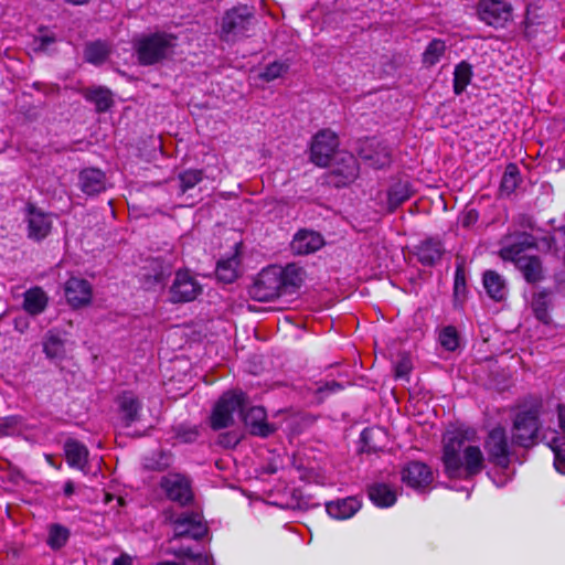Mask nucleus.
<instances>
[{
    "label": "nucleus",
    "instance_id": "1",
    "mask_svg": "<svg viewBox=\"0 0 565 565\" xmlns=\"http://www.w3.org/2000/svg\"><path fill=\"white\" fill-rule=\"evenodd\" d=\"M536 247V239L532 234L518 232L508 235L503 239V246L499 252L503 260H510L522 273L529 284H536L544 279V269L539 256H527L522 253Z\"/></svg>",
    "mask_w": 565,
    "mask_h": 565
},
{
    "label": "nucleus",
    "instance_id": "2",
    "mask_svg": "<svg viewBox=\"0 0 565 565\" xmlns=\"http://www.w3.org/2000/svg\"><path fill=\"white\" fill-rule=\"evenodd\" d=\"M540 404L519 406L512 420V443L529 448L537 443L540 422Z\"/></svg>",
    "mask_w": 565,
    "mask_h": 565
},
{
    "label": "nucleus",
    "instance_id": "3",
    "mask_svg": "<svg viewBox=\"0 0 565 565\" xmlns=\"http://www.w3.org/2000/svg\"><path fill=\"white\" fill-rule=\"evenodd\" d=\"M178 45V38L167 32L143 35L136 42L138 60L142 65H153L170 57Z\"/></svg>",
    "mask_w": 565,
    "mask_h": 565
},
{
    "label": "nucleus",
    "instance_id": "4",
    "mask_svg": "<svg viewBox=\"0 0 565 565\" xmlns=\"http://www.w3.org/2000/svg\"><path fill=\"white\" fill-rule=\"evenodd\" d=\"M248 406L247 395L239 391L224 393L215 404L210 416V426L213 430H221L234 424V414H243Z\"/></svg>",
    "mask_w": 565,
    "mask_h": 565
},
{
    "label": "nucleus",
    "instance_id": "5",
    "mask_svg": "<svg viewBox=\"0 0 565 565\" xmlns=\"http://www.w3.org/2000/svg\"><path fill=\"white\" fill-rule=\"evenodd\" d=\"M253 20L252 8L237 6L226 11L221 24V38L225 41H235L244 36L249 30Z\"/></svg>",
    "mask_w": 565,
    "mask_h": 565
},
{
    "label": "nucleus",
    "instance_id": "6",
    "mask_svg": "<svg viewBox=\"0 0 565 565\" xmlns=\"http://www.w3.org/2000/svg\"><path fill=\"white\" fill-rule=\"evenodd\" d=\"M280 273V266L263 269L249 290L250 296L258 301H271L282 296Z\"/></svg>",
    "mask_w": 565,
    "mask_h": 565
},
{
    "label": "nucleus",
    "instance_id": "7",
    "mask_svg": "<svg viewBox=\"0 0 565 565\" xmlns=\"http://www.w3.org/2000/svg\"><path fill=\"white\" fill-rule=\"evenodd\" d=\"M359 158L373 169H384L392 162V150L387 143L376 139L366 138L358 142Z\"/></svg>",
    "mask_w": 565,
    "mask_h": 565
},
{
    "label": "nucleus",
    "instance_id": "8",
    "mask_svg": "<svg viewBox=\"0 0 565 565\" xmlns=\"http://www.w3.org/2000/svg\"><path fill=\"white\" fill-rule=\"evenodd\" d=\"M441 462L447 478L456 481L459 478V427L456 425L443 435Z\"/></svg>",
    "mask_w": 565,
    "mask_h": 565
},
{
    "label": "nucleus",
    "instance_id": "9",
    "mask_svg": "<svg viewBox=\"0 0 565 565\" xmlns=\"http://www.w3.org/2000/svg\"><path fill=\"white\" fill-rule=\"evenodd\" d=\"M484 449L492 465L502 470H507L510 467V449L507 433L503 427H495L488 434L484 441Z\"/></svg>",
    "mask_w": 565,
    "mask_h": 565
},
{
    "label": "nucleus",
    "instance_id": "10",
    "mask_svg": "<svg viewBox=\"0 0 565 565\" xmlns=\"http://www.w3.org/2000/svg\"><path fill=\"white\" fill-rule=\"evenodd\" d=\"M513 8L505 0H480L477 12L481 21L495 29L504 28L512 19Z\"/></svg>",
    "mask_w": 565,
    "mask_h": 565
},
{
    "label": "nucleus",
    "instance_id": "11",
    "mask_svg": "<svg viewBox=\"0 0 565 565\" xmlns=\"http://www.w3.org/2000/svg\"><path fill=\"white\" fill-rule=\"evenodd\" d=\"M202 292V286L189 270H178L169 288V300L173 303L190 302Z\"/></svg>",
    "mask_w": 565,
    "mask_h": 565
},
{
    "label": "nucleus",
    "instance_id": "12",
    "mask_svg": "<svg viewBox=\"0 0 565 565\" xmlns=\"http://www.w3.org/2000/svg\"><path fill=\"white\" fill-rule=\"evenodd\" d=\"M160 487L171 501L186 505L193 500L190 479L181 473H168L162 477Z\"/></svg>",
    "mask_w": 565,
    "mask_h": 565
},
{
    "label": "nucleus",
    "instance_id": "13",
    "mask_svg": "<svg viewBox=\"0 0 565 565\" xmlns=\"http://www.w3.org/2000/svg\"><path fill=\"white\" fill-rule=\"evenodd\" d=\"M173 523V539L191 537L193 540H202L206 533L207 527L202 522V515L196 512H183L179 514Z\"/></svg>",
    "mask_w": 565,
    "mask_h": 565
},
{
    "label": "nucleus",
    "instance_id": "14",
    "mask_svg": "<svg viewBox=\"0 0 565 565\" xmlns=\"http://www.w3.org/2000/svg\"><path fill=\"white\" fill-rule=\"evenodd\" d=\"M338 136L330 129L319 131L311 143V160L320 167H327L338 148Z\"/></svg>",
    "mask_w": 565,
    "mask_h": 565
},
{
    "label": "nucleus",
    "instance_id": "15",
    "mask_svg": "<svg viewBox=\"0 0 565 565\" xmlns=\"http://www.w3.org/2000/svg\"><path fill=\"white\" fill-rule=\"evenodd\" d=\"M64 295L67 303L72 308H82L90 303L93 287L88 280L72 276L64 285Z\"/></svg>",
    "mask_w": 565,
    "mask_h": 565
},
{
    "label": "nucleus",
    "instance_id": "16",
    "mask_svg": "<svg viewBox=\"0 0 565 565\" xmlns=\"http://www.w3.org/2000/svg\"><path fill=\"white\" fill-rule=\"evenodd\" d=\"M403 482L417 491L425 490L433 482L431 469L424 462L411 461L401 471Z\"/></svg>",
    "mask_w": 565,
    "mask_h": 565
},
{
    "label": "nucleus",
    "instance_id": "17",
    "mask_svg": "<svg viewBox=\"0 0 565 565\" xmlns=\"http://www.w3.org/2000/svg\"><path fill=\"white\" fill-rule=\"evenodd\" d=\"M323 244V237L318 232L299 230L292 237L290 250L296 255H308L319 250Z\"/></svg>",
    "mask_w": 565,
    "mask_h": 565
},
{
    "label": "nucleus",
    "instance_id": "18",
    "mask_svg": "<svg viewBox=\"0 0 565 565\" xmlns=\"http://www.w3.org/2000/svg\"><path fill=\"white\" fill-rule=\"evenodd\" d=\"M246 427L252 435L259 437H268L275 431V427L266 422V412L263 407H250L243 414H239Z\"/></svg>",
    "mask_w": 565,
    "mask_h": 565
},
{
    "label": "nucleus",
    "instance_id": "19",
    "mask_svg": "<svg viewBox=\"0 0 565 565\" xmlns=\"http://www.w3.org/2000/svg\"><path fill=\"white\" fill-rule=\"evenodd\" d=\"M29 237L35 241L45 238L52 228L51 215L33 205L28 207Z\"/></svg>",
    "mask_w": 565,
    "mask_h": 565
},
{
    "label": "nucleus",
    "instance_id": "20",
    "mask_svg": "<svg viewBox=\"0 0 565 565\" xmlns=\"http://www.w3.org/2000/svg\"><path fill=\"white\" fill-rule=\"evenodd\" d=\"M78 184L85 194L95 195L106 190V175L99 169H84L79 172Z\"/></svg>",
    "mask_w": 565,
    "mask_h": 565
},
{
    "label": "nucleus",
    "instance_id": "21",
    "mask_svg": "<svg viewBox=\"0 0 565 565\" xmlns=\"http://www.w3.org/2000/svg\"><path fill=\"white\" fill-rule=\"evenodd\" d=\"M484 468V457L477 446H468L461 458V479H470Z\"/></svg>",
    "mask_w": 565,
    "mask_h": 565
},
{
    "label": "nucleus",
    "instance_id": "22",
    "mask_svg": "<svg viewBox=\"0 0 565 565\" xmlns=\"http://www.w3.org/2000/svg\"><path fill=\"white\" fill-rule=\"evenodd\" d=\"M445 253V247L441 242L435 238H428L423 241L418 246H416V256L420 264L424 266H433L438 260H440L443 254Z\"/></svg>",
    "mask_w": 565,
    "mask_h": 565
},
{
    "label": "nucleus",
    "instance_id": "23",
    "mask_svg": "<svg viewBox=\"0 0 565 565\" xmlns=\"http://www.w3.org/2000/svg\"><path fill=\"white\" fill-rule=\"evenodd\" d=\"M361 508V502L355 497H348L328 502L326 510L328 514L337 520H345L353 516Z\"/></svg>",
    "mask_w": 565,
    "mask_h": 565
},
{
    "label": "nucleus",
    "instance_id": "24",
    "mask_svg": "<svg viewBox=\"0 0 565 565\" xmlns=\"http://www.w3.org/2000/svg\"><path fill=\"white\" fill-rule=\"evenodd\" d=\"M280 271L284 295L298 290L306 278V270L294 263L288 264L286 267H280Z\"/></svg>",
    "mask_w": 565,
    "mask_h": 565
},
{
    "label": "nucleus",
    "instance_id": "25",
    "mask_svg": "<svg viewBox=\"0 0 565 565\" xmlns=\"http://www.w3.org/2000/svg\"><path fill=\"white\" fill-rule=\"evenodd\" d=\"M414 194L412 183L408 180L399 179L387 190V209L394 212Z\"/></svg>",
    "mask_w": 565,
    "mask_h": 565
},
{
    "label": "nucleus",
    "instance_id": "26",
    "mask_svg": "<svg viewBox=\"0 0 565 565\" xmlns=\"http://www.w3.org/2000/svg\"><path fill=\"white\" fill-rule=\"evenodd\" d=\"M483 287L487 295L494 301H502L508 295L505 279L495 270H486L482 276Z\"/></svg>",
    "mask_w": 565,
    "mask_h": 565
},
{
    "label": "nucleus",
    "instance_id": "27",
    "mask_svg": "<svg viewBox=\"0 0 565 565\" xmlns=\"http://www.w3.org/2000/svg\"><path fill=\"white\" fill-rule=\"evenodd\" d=\"M64 451L68 466L79 470L86 468L89 452L84 444L75 439H67L64 444Z\"/></svg>",
    "mask_w": 565,
    "mask_h": 565
},
{
    "label": "nucleus",
    "instance_id": "28",
    "mask_svg": "<svg viewBox=\"0 0 565 565\" xmlns=\"http://www.w3.org/2000/svg\"><path fill=\"white\" fill-rule=\"evenodd\" d=\"M118 405L120 412L122 413V418L126 423V426H129L131 423L138 419L139 412L141 409V403L132 392H124L118 397Z\"/></svg>",
    "mask_w": 565,
    "mask_h": 565
},
{
    "label": "nucleus",
    "instance_id": "29",
    "mask_svg": "<svg viewBox=\"0 0 565 565\" xmlns=\"http://www.w3.org/2000/svg\"><path fill=\"white\" fill-rule=\"evenodd\" d=\"M367 492L370 500L380 508H388L396 502V491L386 483H374Z\"/></svg>",
    "mask_w": 565,
    "mask_h": 565
},
{
    "label": "nucleus",
    "instance_id": "30",
    "mask_svg": "<svg viewBox=\"0 0 565 565\" xmlns=\"http://www.w3.org/2000/svg\"><path fill=\"white\" fill-rule=\"evenodd\" d=\"M46 306L47 296L40 287L31 288L24 292L23 308L28 313L32 316L40 315Z\"/></svg>",
    "mask_w": 565,
    "mask_h": 565
},
{
    "label": "nucleus",
    "instance_id": "31",
    "mask_svg": "<svg viewBox=\"0 0 565 565\" xmlns=\"http://www.w3.org/2000/svg\"><path fill=\"white\" fill-rule=\"evenodd\" d=\"M86 100L93 103L98 113L107 111L114 104L111 92L105 87L86 88L83 92Z\"/></svg>",
    "mask_w": 565,
    "mask_h": 565
},
{
    "label": "nucleus",
    "instance_id": "32",
    "mask_svg": "<svg viewBox=\"0 0 565 565\" xmlns=\"http://www.w3.org/2000/svg\"><path fill=\"white\" fill-rule=\"evenodd\" d=\"M551 291L550 290H541L533 295L532 300V309L535 318L544 324H548L551 321V317L548 313V309L551 306Z\"/></svg>",
    "mask_w": 565,
    "mask_h": 565
},
{
    "label": "nucleus",
    "instance_id": "33",
    "mask_svg": "<svg viewBox=\"0 0 565 565\" xmlns=\"http://www.w3.org/2000/svg\"><path fill=\"white\" fill-rule=\"evenodd\" d=\"M109 53L110 47L108 43L99 40L87 43L84 49L85 61L94 65L103 64L107 60Z\"/></svg>",
    "mask_w": 565,
    "mask_h": 565
},
{
    "label": "nucleus",
    "instance_id": "34",
    "mask_svg": "<svg viewBox=\"0 0 565 565\" xmlns=\"http://www.w3.org/2000/svg\"><path fill=\"white\" fill-rule=\"evenodd\" d=\"M238 265L237 256L218 260L215 269L216 278L225 284L233 282L238 276Z\"/></svg>",
    "mask_w": 565,
    "mask_h": 565
},
{
    "label": "nucleus",
    "instance_id": "35",
    "mask_svg": "<svg viewBox=\"0 0 565 565\" xmlns=\"http://www.w3.org/2000/svg\"><path fill=\"white\" fill-rule=\"evenodd\" d=\"M43 351L47 359H63L65 355L63 339L52 331L47 332L43 341Z\"/></svg>",
    "mask_w": 565,
    "mask_h": 565
},
{
    "label": "nucleus",
    "instance_id": "36",
    "mask_svg": "<svg viewBox=\"0 0 565 565\" xmlns=\"http://www.w3.org/2000/svg\"><path fill=\"white\" fill-rule=\"evenodd\" d=\"M521 181L522 179L519 167L515 163H509L502 175L500 190L509 195L514 192Z\"/></svg>",
    "mask_w": 565,
    "mask_h": 565
},
{
    "label": "nucleus",
    "instance_id": "37",
    "mask_svg": "<svg viewBox=\"0 0 565 565\" xmlns=\"http://www.w3.org/2000/svg\"><path fill=\"white\" fill-rule=\"evenodd\" d=\"M70 539V530L64 525L54 523L49 526L47 545L52 550H60L67 543Z\"/></svg>",
    "mask_w": 565,
    "mask_h": 565
},
{
    "label": "nucleus",
    "instance_id": "38",
    "mask_svg": "<svg viewBox=\"0 0 565 565\" xmlns=\"http://www.w3.org/2000/svg\"><path fill=\"white\" fill-rule=\"evenodd\" d=\"M446 50L445 42L438 39L433 40L423 54V63L427 66L435 65L444 55Z\"/></svg>",
    "mask_w": 565,
    "mask_h": 565
},
{
    "label": "nucleus",
    "instance_id": "39",
    "mask_svg": "<svg viewBox=\"0 0 565 565\" xmlns=\"http://www.w3.org/2000/svg\"><path fill=\"white\" fill-rule=\"evenodd\" d=\"M438 340L444 349L448 351L456 350L459 347V334L456 327L447 326L441 328Z\"/></svg>",
    "mask_w": 565,
    "mask_h": 565
},
{
    "label": "nucleus",
    "instance_id": "40",
    "mask_svg": "<svg viewBox=\"0 0 565 565\" xmlns=\"http://www.w3.org/2000/svg\"><path fill=\"white\" fill-rule=\"evenodd\" d=\"M203 180V171L190 169L179 174L180 192L183 194Z\"/></svg>",
    "mask_w": 565,
    "mask_h": 565
},
{
    "label": "nucleus",
    "instance_id": "41",
    "mask_svg": "<svg viewBox=\"0 0 565 565\" xmlns=\"http://www.w3.org/2000/svg\"><path fill=\"white\" fill-rule=\"evenodd\" d=\"M289 70V65L286 62L275 61L266 66L259 77L266 82H271L286 74Z\"/></svg>",
    "mask_w": 565,
    "mask_h": 565
},
{
    "label": "nucleus",
    "instance_id": "42",
    "mask_svg": "<svg viewBox=\"0 0 565 565\" xmlns=\"http://www.w3.org/2000/svg\"><path fill=\"white\" fill-rule=\"evenodd\" d=\"M55 42L56 38L52 32L41 31V34L33 39V49L34 51L46 52Z\"/></svg>",
    "mask_w": 565,
    "mask_h": 565
},
{
    "label": "nucleus",
    "instance_id": "43",
    "mask_svg": "<svg viewBox=\"0 0 565 565\" xmlns=\"http://www.w3.org/2000/svg\"><path fill=\"white\" fill-rule=\"evenodd\" d=\"M348 166L344 170H339V174L344 178V183L352 182L359 174V167L355 159L352 156L348 157Z\"/></svg>",
    "mask_w": 565,
    "mask_h": 565
},
{
    "label": "nucleus",
    "instance_id": "44",
    "mask_svg": "<svg viewBox=\"0 0 565 565\" xmlns=\"http://www.w3.org/2000/svg\"><path fill=\"white\" fill-rule=\"evenodd\" d=\"M19 424L20 420L17 416L4 417L0 422V438L13 434L17 430Z\"/></svg>",
    "mask_w": 565,
    "mask_h": 565
},
{
    "label": "nucleus",
    "instance_id": "45",
    "mask_svg": "<svg viewBox=\"0 0 565 565\" xmlns=\"http://www.w3.org/2000/svg\"><path fill=\"white\" fill-rule=\"evenodd\" d=\"M553 451L555 469L562 475H565V449L553 447Z\"/></svg>",
    "mask_w": 565,
    "mask_h": 565
},
{
    "label": "nucleus",
    "instance_id": "46",
    "mask_svg": "<svg viewBox=\"0 0 565 565\" xmlns=\"http://www.w3.org/2000/svg\"><path fill=\"white\" fill-rule=\"evenodd\" d=\"M411 362L408 359L401 360L395 366V376L398 379L406 377L411 372Z\"/></svg>",
    "mask_w": 565,
    "mask_h": 565
},
{
    "label": "nucleus",
    "instance_id": "47",
    "mask_svg": "<svg viewBox=\"0 0 565 565\" xmlns=\"http://www.w3.org/2000/svg\"><path fill=\"white\" fill-rule=\"evenodd\" d=\"M472 71L470 64L461 61V92L470 83Z\"/></svg>",
    "mask_w": 565,
    "mask_h": 565
},
{
    "label": "nucleus",
    "instance_id": "48",
    "mask_svg": "<svg viewBox=\"0 0 565 565\" xmlns=\"http://www.w3.org/2000/svg\"><path fill=\"white\" fill-rule=\"evenodd\" d=\"M478 217H479V214L476 210H469L463 216L462 225L465 227L472 226L473 224L477 223Z\"/></svg>",
    "mask_w": 565,
    "mask_h": 565
},
{
    "label": "nucleus",
    "instance_id": "49",
    "mask_svg": "<svg viewBox=\"0 0 565 565\" xmlns=\"http://www.w3.org/2000/svg\"><path fill=\"white\" fill-rule=\"evenodd\" d=\"M160 457H161V460H163L162 462H157V463L148 462V463H146V467L149 469H152V470H163L167 467H169V465H170L169 457L164 454H161Z\"/></svg>",
    "mask_w": 565,
    "mask_h": 565
},
{
    "label": "nucleus",
    "instance_id": "50",
    "mask_svg": "<svg viewBox=\"0 0 565 565\" xmlns=\"http://www.w3.org/2000/svg\"><path fill=\"white\" fill-rule=\"evenodd\" d=\"M342 390V385L335 381H330V382H327L323 386H320L318 388V391L320 393L324 392V391H329V392H337V391H340Z\"/></svg>",
    "mask_w": 565,
    "mask_h": 565
},
{
    "label": "nucleus",
    "instance_id": "51",
    "mask_svg": "<svg viewBox=\"0 0 565 565\" xmlns=\"http://www.w3.org/2000/svg\"><path fill=\"white\" fill-rule=\"evenodd\" d=\"M180 553L186 556L188 558L195 561H204V563H207V556L203 557L201 554H193L190 548L182 550Z\"/></svg>",
    "mask_w": 565,
    "mask_h": 565
},
{
    "label": "nucleus",
    "instance_id": "52",
    "mask_svg": "<svg viewBox=\"0 0 565 565\" xmlns=\"http://www.w3.org/2000/svg\"><path fill=\"white\" fill-rule=\"evenodd\" d=\"M452 87L456 95H459V64L454 67Z\"/></svg>",
    "mask_w": 565,
    "mask_h": 565
},
{
    "label": "nucleus",
    "instance_id": "53",
    "mask_svg": "<svg viewBox=\"0 0 565 565\" xmlns=\"http://www.w3.org/2000/svg\"><path fill=\"white\" fill-rule=\"evenodd\" d=\"M557 416H558L559 427L565 433V405H558Z\"/></svg>",
    "mask_w": 565,
    "mask_h": 565
},
{
    "label": "nucleus",
    "instance_id": "54",
    "mask_svg": "<svg viewBox=\"0 0 565 565\" xmlns=\"http://www.w3.org/2000/svg\"><path fill=\"white\" fill-rule=\"evenodd\" d=\"M459 292V263L456 264L454 270V295L457 297Z\"/></svg>",
    "mask_w": 565,
    "mask_h": 565
},
{
    "label": "nucleus",
    "instance_id": "55",
    "mask_svg": "<svg viewBox=\"0 0 565 565\" xmlns=\"http://www.w3.org/2000/svg\"><path fill=\"white\" fill-rule=\"evenodd\" d=\"M111 565H131V558L127 555H121L115 558Z\"/></svg>",
    "mask_w": 565,
    "mask_h": 565
},
{
    "label": "nucleus",
    "instance_id": "56",
    "mask_svg": "<svg viewBox=\"0 0 565 565\" xmlns=\"http://www.w3.org/2000/svg\"><path fill=\"white\" fill-rule=\"evenodd\" d=\"M64 493L67 497L72 495L74 493V483L72 481H67L64 484Z\"/></svg>",
    "mask_w": 565,
    "mask_h": 565
},
{
    "label": "nucleus",
    "instance_id": "57",
    "mask_svg": "<svg viewBox=\"0 0 565 565\" xmlns=\"http://www.w3.org/2000/svg\"><path fill=\"white\" fill-rule=\"evenodd\" d=\"M89 0H66V2L72 3L74 6H81L87 3Z\"/></svg>",
    "mask_w": 565,
    "mask_h": 565
},
{
    "label": "nucleus",
    "instance_id": "58",
    "mask_svg": "<svg viewBox=\"0 0 565 565\" xmlns=\"http://www.w3.org/2000/svg\"><path fill=\"white\" fill-rule=\"evenodd\" d=\"M110 500H111V495H110V494H108V493H106V494H105V502H108V501H110Z\"/></svg>",
    "mask_w": 565,
    "mask_h": 565
},
{
    "label": "nucleus",
    "instance_id": "59",
    "mask_svg": "<svg viewBox=\"0 0 565 565\" xmlns=\"http://www.w3.org/2000/svg\"><path fill=\"white\" fill-rule=\"evenodd\" d=\"M156 280L161 281L162 280V274H159L156 276Z\"/></svg>",
    "mask_w": 565,
    "mask_h": 565
},
{
    "label": "nucleus",
    "instance_id": "60",
    "mask_svg": "<svg viewBox=\"0 0 565 565\" xmlns=\"http://www.w3.org/2000/svg\"><path fill=\"white\" fill-rule=\"evenodd\" d=\"M526 226L532 227V224H531V221H530V220H527V224H526Z\"/></svg>",
    "mask_w": 565,
    "mask_h": 565
},
{
    "label": "nucleus",
    "instance_id": "61",
    "mask_svg": "<svg viewBox=\"0 0 565 565\" xmlns=\"http://www.w3.org/2000/svg\"><path fill=\"white\" fill-rule=\"evenodd\" d=\"M460 438H461V440L465 438V435H463V431H462V430H461Z\"/></svg>",
    "mask_w": 565,
    "mask_h": 565
}]
</instances>
